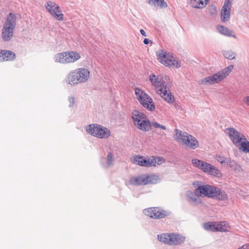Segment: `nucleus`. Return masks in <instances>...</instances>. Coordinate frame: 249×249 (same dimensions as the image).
I'll return each mask as SVG.
<instances>
[{
    "label": "nucleus",
    "instance_id": "f257e3e1",
    "mask_svg": "<svg viewBox=\"0 0 249 249\" xmlns=\"http://www.w3.org/2000/svg\"><path fill=\"white\" fill-rule=\"evenodd\" d=\"M90 71L85 68H80L71 71L67 76L66 82L74 86L86 82L89 78Z\"/></svg>",
    "mask_w": 249,
    "mask_h": 249
},
{
    "label": "nucleus",
    "instance_id": "f03ea898",
    "mask_svg": "<svg viewBox=\"0 0 249 249\" xmlns=\"http://www.w3.org/2000/svg\"><path fill=\"white\" fill-rule=\"evenodd\" d=\"M174 131L175 134L174 138L178 143L191 149H195L198 147V141L193 136L178 129H175Z\"/></svg>",
    "mask_w": 249,
    "mask_h": 249
},
{
    "label": "nucleus",
    "instance_id": "7ed1b4c3",
    "mask_svg": "<svg viewBox=\"0 0 249 249\" xmlns=\"http://www.w3.org/2000/svg\"><path fill=\"white\" fill-rule=\"evenodd\" d=\"M233 68V65H230L222 70L218 71L212 76L201 79L199 83L203 85H213L218 83L225 78Z\"/></svg>",
    "mask_w": 249,
    "mask_h": 249
},
{
    "label": "nucleus",
    "instance_id": "20e7f679",
    "mask_svg": "<svg viewBox=\"0 0 249 249\" xmlns=\"http://www.w3.org/2000/svg\"><path fill=\"white\" fill-rule=\"evenodd\" d=\"M131 118L134 124L139 130L146 132L151 129V122L142 112L133 110L131 112Z\"/></svg>",
    "mask_w": 249,
    "mask_h": 249
},
{
    "label": "nucleus",
    "instance_id": "39448f33",
    "mask_svg": "<svg viewBox=\"0 0 249 249\" xmlns=\"http://www.w3.org/2000/svg\"><path fill=\"white\" fill-rule=\"evenodd\" d=\"M87 132L94 137L100 139H107L111 132L109 129L98 124H93L86 126Z\"/></svg>",
    "mask_w": 249,
    "mask_h": 249
},
{
    "label": "nucleus",
    "instance_id": "423d86ee",
    "mask_svg": "<svg viewBox=\"0 0 249 249\" xmlns=\"http://www.w3.org/2000/svg\"><path fill=\"white\" fill-rule=\"evenodd\" d=\"M157 55L159 61L166 67L178 68L181 66L180 61L177 59L172 54L167 53L163 50H160Z\"/></svg>",
    "mask_w": 249,
    "mask_h": 249
},
{
    "label": "nucleus",
    "instance_id": "0eeeda50",
    "mask_svg": "<svg viewBox=\"0 0 249 249\" xmlns=\"http://www.w3.org/2000/svg\"><path fill=\"white\" fill-rule=\"evenodd\" d=\"M136 98L141 104L149 111L155 110V106L153 99L142 90L136 88L135 89Z\"/></svg>",
    "mask_w": 249,
    "mask_h": 249
},
{
    "label": "nucleus",
    "instance_id": "6e6552de",
    "mask_svg": "<svg viewBox=\"0 0 249 249\" xmlns=\"http://www.w3.org/2000/svg\"><path fill=\"white\" fill-rule=\"evenodd\" d=\"M149 80L151 85L155 87L158 91H162V89H166L169 85V77L167 75H156L151 74L149 76Z\"/></svg>",
    "mask_w": 249,
    "mask_h": 249
},
{
    "label": "nucleus",
    "instance_id": "1a4fd4ad",
    "mask_svg": "<svg viewBox=\"0 0 249 249\" xmlns=\"http://www.w3.org/2000/svg\"><path fill=\"white\" fill-rule=\"evenodd\" d=\"M45 7L47 11L54 18L59 21L63 20L64 15L58 4L53 1H48L46 2Z\"/></svg>",
    "mask_w": 249,
    "mask_h": 249
},
{
    "label": "nucleus",
    "instance_id": "9d476101",
    "mask_svg": "<svg viewBox=\"0 0 249 249\" xmlns=\"http://www.w3.org/2000/svg\"><path fill=\"white\" fill-rule=\"evenodd\" d=\"M215 191V186L209 185H199L195 189V193L197 196L212 197Z\"/></svg>",
    "mask_w": 249,
    "mask_h": 249
},
{
    "label": "nucleus",
    "instance_id": "9b49d317",
    "mask_svg": "<svg viewBox=\"0 0 249 249\" xmlns=\"http://www.w3.org/2000/svg\"><path fill=\"white\" fill-rule=\"evenodd\" d=\"M225 132L229 136L233 144L236 145L239 144L242 140H246L245 136L233 128H227Z\"/></svg>",
    "mask_w": 249,
    "mask_h": 249
},
{
    "label": "nucleus",
    "instance_id": "f8f14e48",
    "mask_svg": "<svg viewBox=\"0 0 249 249\" xmlns=\"http://www.w3.org/2000/svg\"><path fill=\"white\" fill-rule=\"evenodd\" d=\"M143 213L145 215L155 219L162 218L166 216L163 211L155 207L145 209L143 210Z\"/></svg>",
    "mask_w": 249,
    "mask_h": 249
},
{
    "label": "nucleus",
    "instance_id": "ddd939ff",
    "mask_svg": "<svg viewBox=\"0 0 249 249\" xmlns=\"http://www.w3.org/2000/svg\"><path fill=\"white\" fill-rule=\"evenodd\" d=\"M200 170L215 177L220 178L222 177V173L217 168L205 161H204V165L202 166Z\"/></svg>",
    "mask_w": 249,
    "mask_h": 249
},
{
    "label": "nucleus",
    "instance_id": "4468645a",
    "mask_svg": "<svg viewBox=\"0 0 249 249\" xmlns=\"http://www.w3.org/2000/svg\"><path fill=\"white\" fill-rule=\"evenodd\" d=\"M186 201L191 205L196 206L201 203V198L194 192L187 191L185 195Z\"/></svg>",
    "mask_w": 249,
    "mask_h": 249
},
{
    "label": "nucleus",
    "instance_id": "2eb2a0df",
    "mask_svg": "<svg viewBox=\"0 0 249 249\" xmlns=\"http://www.w3.org/2000/svg\"><path fill=\"white\" fill-rule=\"evenodd\" d=\"M169 240L170 246H178L185 242V237L179 234L170 233Z\"/></svg>",
    "mask_w": 249,
    "mask_h": 249
},
{
    "label": "nucleus",
    "instance_id": "dca6fc26",
    "mask_svg": "<svg viewBox=\"0 0 249 249\" xmlns=\"http://www.w3.org/2000/svg\"><path fill=\"white\" fill-rule=\"evenodd\" d=\"M53 60L55 62L62 64H70L67 51L56 53L54 55Z\"/></svg>",
    "mask_w": 249,
    "mask_h": 249
},
{
    "label": "nucleus",
    "instance_id": "f3484780",
    "mask_svg": "<svg viewBox=\"0 0 249 249\" xmlns=\"http://www.w3.org/2000/svg\"><path fill=\"white\" fill-rule=\"evenodd\" d=\"M170 85H168L166 89H162V91H158V93L159 94L162 98L167 103H172L174 101V96L171 94L169 90Z\"/></svg>",
    "mask_w": 249,
    "mask_h": 249
},
{
    "label": "nucleus",
    "instance_id": "a211bd4d",
    "mask_svg": "<svg viewBox=\"0 0 249 249\" xmlns=\"http://www.w3.org/2000/svg\"><path fill=\"white\" fill-rule=\"evenodd\" d=\"M14 30L3 25L1 32V37L3 40L4 41H10L13 36Z\"/></svg>",
    "mask_w": 249,
    "mask_h": 249
},
{
    "label": "nucleus",
    "instance_id": "6ab92c4d",
    "mask_svg": "<svg viewBox=\"0 0 249 249\" xmlns=\"http://www.w3.org/2000/svg\"><path fill=\"white\" fill-rule=\"evenodd\" d=\"M17 24V18L15 14L10 13L6 18L4 26L15 29Z\"/></svg>",
    "mask_w": 249,
    "mask_h": 249
},
{
    "label": "nucleus",
    "instance_id": "aec40b11",
    "mask_svg": "<svg viewBox=\"0 0 249 249\" xmlns=\"http://www.w3.org/2000/svg\"><path fill=\"white\" fill-rule=\"evenodd\" d=\"M145 177L144 174L132 177L129 179L131 185L135 186L145 185Z\"/></svg>",
    "mask_w": 249,
    "mask_h": 249
},
{
    "label": "nucleus",
    "instance_id": "412c9836",
    "mask_svg": "<svg viewBox=\"0 0 249 249\" xmlns=\"http://www.w3.org/2000/svg\"><path fill=\"white\" fill-rule=\"evenodd\" d=\"M217 30L220 34L227 36H232L235 38L236 36L235 35H232L233 32L228 28L222 25H218L216 27Z\"/></svg>",
    "mask_w": 249,
    "mask_h": 249
},
{
    "label": "nucleus",
    "instance_id": "4be33fe9",
    "mask_svg": "<svg viewBox=\"0 0 249 249\" xmlns=\"http://www.w3.org/2000/svg\"><path fill=\"white\" fill-rule=\"evenodd\" d=\"M215 191H214V194L212 197H215L220 200H225L228 198V196L226 193L218 188L215 187Z\"/></svg>",
    "mask_w": 249,
    "mask_h": 249
},
{
    "label": "nucleus",
    "instance_id": "5701e85b",
    "mask_svg": "<svg viewBox=\"0 0 249 249\" xmlns=\"http://www.w3.org/2000/svg\"><path fill=\"white\" fill-rule=\"evenodd\" d=\"M1 61H12L15 57V54L11 51L1 50Z\"/></svg>",
    "mask_w": 249,
    "mask_h": 249
},
{
    "label": "nucleus",
    "instance_id": "b1692460",
    "mask_svg": "<svg viewBox=\"0 0 249 249\" xmlns=\"http://www.w3.org/2000/svg\"><path fill=\"white\" fill-rule=\"evenodd\" d=\"M69 63H73L81 58L80 53L75 51H67Z\"/></svg>",
    "mask_w": 249,
    "mask_h": 249
},
{
    "label": "nucleus",
    "instance_id": "393cba45",
    "mask_svg": "<svg viewBox=\"0 0 249 249\" xmlns=\"http://www.w3.org/2000/svg\"><path fill=\"white\" fill-rule=\"evenodd\" d=\"M147 2L151 5L160 8H165L167 7V4L164 0H147Z\"/></svg>",
    "mask_w": 249,
    "mask_h": 249
},
{
    "label": "nucleus",
    "instance_id": "a878e982",
    "mask_svg": "<svg viewBox=\"0 0 249 249\" xmlns=\"http://www.w3.org/2000/svg\"><path fill=\"white\" fill-rule=\"evenodd\" d=\"M144 177L146 178L145 185L150 184H156L160 181L159 176L156 175L144 174Z\"/></svg>",
    "mask_w": 249,
    "mask_h": 249
},
{
    "label": "nucleus",
    "instance_id": "bb28decb",
    "mask_svg": "<svg viewBox=\"0 0 249 249\" xmlns=\"http://www.w3.org/2000/svg\"><path fill=\"white\" fill-rule=\"evenodd\" d=\"M231 9L222 7L221 12V19L222 22L228 21L230 18Z\"/></svg>",
    "mask_w": 249,
    "mask_h": 249
},
{
    "label": "nucleus",
    "instance_id": "cd10ccee",
    "mask_svg": "<svg viewBox=\"0 0 249 249\" xmlns=\"http://www.w3.org/2000/svg\"><path fill=\"white\" fill-rule=\"evenodd\" d=\"M209 0H192V4L194 7L201 9L205 7Z\"/></svg>",
    "mask_w": 249,
    "mask_h": 249
},
{
    "label": "nucleus",
    "instance_id": "c85d7f7f",
    "mask_svg": "<svg viewBox=\"0 0 249 249\" xmlns=\"http://www.w3.org/2000/svg\"><path fill=\"white\" fill-rule=\"evenodd\" d=\"M169 238L170 233H163L158 235V239L160 242L168 245H170Z\"/></svg>",
    "mask_w": 249,
    "mask_h": 249
},
{
    "label": "nucleus",
    "instance_id": "c756f323",
    "mask_svg": "<svg viewBox=\"0 0 249 249\" xmlns=\"http://www.w3.org/2000/svg\"><path fill=\"white\" fill-rule=\"evenodd\" d=\"M227 164L233 170L238 172H241L242 170V168L240 165L237 164L236 161L233 160H231L230 159H229L227 161Z\"/></svg>",
    "mask_w": 249,
    "mask_h": 249
},
{
    "label": "nucleus",
    "instance_id": "7c9ffc66",
    "mask_svg": "<svg viewBox=\"0 0 249 249\" xmlns=\"http://www.w3.org/2000/svg\"><path fill=\"white\" fill-rule=\"evenodd\" d=\"M155 160L154 159H149L147 160L142 158L140 161V165L145 167L155 166Z\"/></svg>",
    "mask_w": 249,
    "mask_h": 249
},
{
    "label": "nucleus",
    "instance_id": "2f4dec72",
    "mask_svg": "<svg viewBox=\"0 0 249 249\" xmlns=\"http://www.w3.org/2000/svg\"><path fill=\"white\" fill-rule=\"evenodd\" d=\"M229 226L225 222H216V231H228Z\"/></svg>",
    "mask_w": 249,
    "mask_h": 249
},
{
    "label": "nucleus",
    "instance_id": "473e14b6",
    "mask_svg": "<svg viewBox=\"0 0 249 249\" xmlns=\"http://www.w3.org/2000/svg\"><path fill=\"white\" fill-rule=\"evenodd\" d=\"M203 228L207 231H216V222H209L203 225Z\"/></svg>",
    "mask_w": 249,
    "mask_h": 249
},
{
    "label": "nucleus",
    "instance_id": "72a5a7b5",
    "mask_svg": "<svg viewBox=\"0 0 249 249\" xmlns=\"http://www.w3.org/2000/svg\"><path fill=\"white\" fill-rule=\"evenodd\" d=\"M114 160L112 153L108 152L106 159V166L108 167L112 166L114 164Z\"/></svg>",
    "mask_w": 249,
    "mask_h": 249
},
{
    "label": "nucleus",
    "instance_id": "f704fd0d",
    "mask_svg": "<svg viewBox=\"0 0 249 249\" xmlns=\"http://www.w3.org/2000/svg\"><path fill=\"white\" fill-rule=\"evenodd\" d=\"M223 54L225 58L230 60L233 59L236 56L235 53L231 50L223 51Z\"/></svg>",
    "mask_w": 249,
    "mask_h": 249
},
{
    "label": "nucleus",
    "instance_id": "c9c22d12",
    "mask_svg": "<svg viewBox=\"0 0 249 249\" xmlns=\"http://www.w3.org/2000/svg\"><path fill=\"white\" fill-rule=\"evenodd\" d=\"M240 143L239 149L244 152H249V142L247 141L246 140L245 141L241 142Z\"/></svg>",
    "mask_w": 249,
    "mask_h": 249
},
{
    "label": "nucleus",
    "instance_id": "e433bc0d",
    "mask_svg": "<svg viewBox=\"0 0 249 249\" xmlns=\"http://www.w3.org/2000/svg\"><path fill=\"white\" fill-rule=\"evenodd\" d=\"M192 162L193 164L197 168L200 169L201 167L203 165H204V161L194 159L192 160Z\"/></svg>",
    "mask_w": 249,
    "mask_h": 249
},
{
    "label": "nucleus",
    "instance_id": "4c0bfd02",
    "mask_svg": "<svg viewBox=\"0 0 249 249\" xmlns=\"http://www.w3.org/2000/svg\"><path fill=\"white\" fill-rule=\"evenodd\" d=\"M209 12L211 16L215 17L217 14V9L215 5L211 4L209 7Z\"/></svg>",
    "mask_w": 249,
    "mask_h": 249
},
{
    "label": "nucleus",
    "instance_id": "58836bf2",
    "mask_svg": "<svg viewBox=\"0 0 249 249\" xmlns=\"http://www.w3.org/2000/svg\"><path fill=\"white\" fill-rule=\"evenodd\" d=\"M215 159L219 162H220L221 164L224 163H227V161L228 160V159L221 155H216L215 157Z\"/></svg>",
    "mask_w": 249,
    "mask_h": 249
},
{
    "label": "nucleus",
    "instance_id": "ea45409f",
    "mask_svg": "<svg viewBox=\"0 0 249 249\" xmlns=\"http://www.w3.org/2000/svg\"><path fill=\"white\" fill-rule=\"evenodd\" d=\"M152 126H153L155 128H160L161 129H163V130H165L166 128L165 126L161 125L160 124H159V123H158L157 122H151V127Z\"/></svg>",
    "mask_w": 249,
    "mask_h": 249
},
{
    "label": "nucleus",
    "instance_id": "a19ab883",
    "mask_svg": "<svg viewBox=\"0 0 249 249\" xmlns=\"http://www.w3.org/2000/svg\"><path fill=\"white\" fill-rule=\"evenodd\" d=\"M142 158L140 156H135L133 157L132 159V160L133 163H137L139 165H140V161L142 160Z\"/></svg>",
    "mask_w": 249,
    "mask_h": 249
},
{
    "label": "nucleus",
    "instance_id": "79ce46f5",
    "mask_svg": "<svg viewBox=\"0 0 249 249\" xmlns=\"http://www.w3.org/2000/svg\"><path fill=\"white\" fill-rule=\"evenodd\" d=\"M232 6V1L229 0H225L223 7L231 9Z\"/></svg>",
    "mask_w": 249,
    "mask_h": 249
},
{
    "label": "nucleus",
    "instance_id": "37998d69",
    "mask_svg": "<svg viewBox=\"0 0 249 249\" xmlns=\"http://www.w3.org/2000/svg\"><path fill=\"white\" fill-rule=\"evenodd\" d=\"M68 101L70 103L69 107H73L74 104L75 103V98L73 96H69L68 98Z\"/></svg>",
    "mask_w": 249,
    "mask_h": 249
},
{
    "label": "nucleus",
    "instance_id": "c03bdc74",
    "mask_svg": "<svg viewBox=\"0 0 249 249\" xmlns=\"http://www.w3.org/2000/svg\"><path fill=\"white\" fill-rule=\"evenodd\" d=\"M152 159H154L155 160V166L156 164H160L163 162V159L162 158L158 157V158H152Z\"/></svg>",
    "mask_w": 249,
    "mask_h": 249
},
{
    "label": "nucleus",
    "instance_id": "a18cd8bd",
    "mask_svg": "<svg viewBox=\"0 0 249 249\" xmlns=\"http://www.w3.org/2000/svg\"><path fill=\"white\" fill-rule=\"evenodd\" d=\"M243 101L246 105L249 106V96L245 97Z\"/></svg>",
    "mask_w": 249,
    "mask_h": 249
},
{
    "label": "nucleus",
    "instance_id": "49530a36",
    "mask_svg": "<svg viewBox=\"0 0 249 249\" xmlns=\"http://www.w3.org/2000/svg\"><path fill=\"white\" fill-rule=\"evenodd\" d=\"M150 42V40L149 39H147V38H145L143 40V43L145 44H148L149 43V42Z\"/></svg>",
    "mask_w": 249,
    "mask_h": 249
},
{
    "label": "nucleus",
    "instance_id": "de8ad7c7",
    "mask_svg": "<svg viewBox=\"0 0 249 249\" xmlns=\"http://www.w3.org/2000/svg\"><path fill=\"white\" fill-rule=\"evenodd\" d=\"M140 32H141V34H142V36H146V33H145V32L143 30L141 29L140 30Z\"/></svg>",
    "mask_w": 249,
    "mask_h": 249
},
{
    "label": "nucleus",
    "instance_id": "09e8293b",
    "mask_svg": "<svg viewBox=\"0 0 249 249\" xmlns=\"http://www.w3.org/2000/svg\"><path fill=\"white\" fill-rule=\"evenodd\" d=\"M1 50H0V62H1V57H2L1 55V53H2Z\"/></svg>",
    "mask_w": 249,
    "mask_h": 249
},
{
    "label": "nucleus",
    "instance_id": "8fccbe9b",
    "mask_svg": "<svg viewBox=\"0 0 249 249\" xmlns=\"http://www.w3.org/2000/svg\"><path fill=\"white\" fill-rule=\"evenodd\" d=\"M195 184H196V182H194V185H195Z\"/></svg>",
    "mask_w": 249,
    "mask_h": 249
}]
</instances>
